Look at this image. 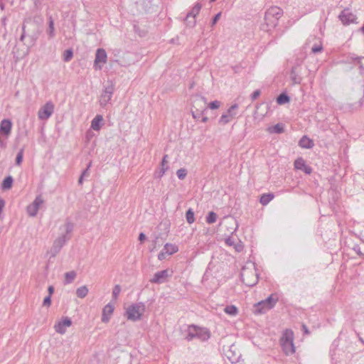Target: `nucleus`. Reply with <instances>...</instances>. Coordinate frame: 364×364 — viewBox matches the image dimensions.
Listing matches in <instances>:
<instances>
[{
	"mask_svg": "<svg viewBox=\"0 0 364 364\" xmlns=\"http://www.w3.org/2000/svg\"><path fill=\"white\" fill-rule=\"evenodd\" d=\"M50 304H51V296H47L43 299V306L49 307L50 306Z\"/></svg>",
	"mask_w": 364,
	"mask_h": 364,
	"instance_id": "obj_43",
	"label": "nucleus"
},
{
	"mask_svg": "<svg viewBox=\"0 0 364 364\" xmlns=\"http://www.w3.org/2000/svg\"><path fill=\"white\" fill-rule=\"evenodd\" d=\"M48 33L50 38L55 36L54 21L52 17L49 18Z\"/></svg>",
	"mask_w": 364,
	"mask_h": 364,
	"instance_id": "obj_34",
	"label": "nucleus"
},
{
	"mask_svg": "<svg viewBox=\"0 0 364 364\" xmlns=\"http://www.w3.org/2000/svg\"><path fill=\"white\" fill-rule=\"evenodd\" d=\"M217 220V215L213 211H210L208 213L207 217H206V222L208 224H213Z\"/></svg>",
	"mask_w": 364,
	"mask_h": 364,
	"instance_id": "obj_36",
	"label": "nucleus"
},
{
	"mask_svg": "<svg viewBox=\"0 0 364 364\" xmlns=\"http://www.w3.org/2000/svg\"><path fill=\"white\" fill-rule=\"evenodd\" d=\"M164 250L166 251V253H167V255H171L177 252L178 251V248L175 245L166 243L164 245Z\"/></svg>",
	"mask_w": 364,
	"mask_h": 364,
	"instance_id": "obj_27",
	"label": "nucleus"
},
{
	"mask_svg": "<svg viewBox=\"0 0 364 364\" xmlns=\"http://www.w3.org/2000/svg\"><path fill=\"white\" fill-rule=\"evenodd\" d=\"M346 62L358 66L360 72L364 71V57H359L354 53H350L346 57Z\"/></svg>",
	"mask_w": 364,
	"mask_h": 364,
	"instance_id": "obj_14",
	"label": "nucleus"
},
{
	"mask_svg": "<svg viewBox=\"0 0 364 364\" xmlns=\"http://www.w3.org/2000/svg\"><path fill=\"white\" fill-rule=\"evenodd\" d=\"M290 78L294 84H299L301 81V77L298 75L297 67H292L290 73Z\"/></svg>",
	"mask_w": 364,
	"mask_h": 364,
	"instance_id": "obj_23",
	"label": "nucleus"
},
{
	"mask_svg": "<svg viewBox=\"0 0 364 364\" xmlns=\"http://www.w3.org/2000/svg\"><path fill=\"white\" fill-rule=\"evenodd\" d=\"M299 146L304 149H311L314 146V143L308 136H303L299 141Z\"/></svg>",
	"mask_w": 364,
	"mask_h": 364,
	"instance_id": "obj_21",
	"label": "nucleus"
},
{
	"mask_svg": "<svg viewBox=\"0 0 364 364\" xmlns=\"http://www.w3.org/2000/svg\"><path fill=\"white\" fill-rule=\"evenodd\" d=\"M220 105L221 103L220 101L215 100L209 103L207 108L209 107L211 109H218L220 107Z\"/></svg>",
	"mask_w": 364,
	"mask_h": 364,
	"instance_id": "obj_41",
	"label": "nucleus"
},
{
	"mask_svg": "<svg viewBox=\"0 0 364 364\" xmlns=\"http://www.w3.org/2000/svg\"><path fill=\"white\" fill-rule=\"evenodd\" d=\"M281 346L287 355H292L295 352L294 345V333L291 329H286L280 339Z\"/></svg>",
	"mask_w": 364,
	"mask_h": 364,
	"instance_id": "obj_3",
	"label": "nucleus"
},
{
	"mask_svg": "<svg viewBox=\"0 0 364 364\" xmlns=\"http://www.w3.org/2000/svg\"><path fill=\"white\" fill-rule=\"evenodd\" d=\"M121 292V287L119 284H116L112 290V298L114 300L117 299L119 294Z\"/></svg>",
	"mask_w": 364,
	"mask_h": 364,
	"instance_id": "obj_38",
	"label": "nucleus"
},
{
	"mask_svg": "<svg viewBox=\"0 0 364 364\" xmlns=\"http://www.w3.org/2000/svg\"><path fill=\"white\" fill-rule=\"evenodd\" d=\"M186 336L185 339L191 341L194 338H197L200 341H205L209 339L210 334L209 331L205 328H201L196 325L192 324L187 326Z\"/></svg>",
	"mask_w": 364,
	"mask_h": 364,
	"instance_id": "obj_2",
	"label": "nucleus"
},
{
	"mask_svg": "<svg viewBox=\"0 0 364 364\" xmlns=\"http://www.w3.org/2000/svg\"><path fill=\"white\" fill-rule=\"evenodd\" d=\"M290 101V97L284 92L281 93L277 97V102L279 105H284Z\"/></svg>",
	"mask_w": 364,
	"mask_h": 364,
	"instance_id": "obj_32",
	"label": "nucleus"
},
{
	"mask_svg": "<svg viewBox=\"0 0 364 364\" xmlns=\"http://www.w3.org/2000/svg\"><path fill=\"white\" fill-rule=\"evenodd\" d=\"M0 8L1 10H3L4 9V4L3 1H0Z\"/></svg>",
	"mask_w": 364,
	"mask_h": 364,
	"instance_id": "obj_59",
	"label": "nucleus"
},
{
	"mask_svg": "<svg viewBox=\"0 0 364 364\" xmlns=\"http://www.w3.org/2000/svg\"><path fill=\"white\" fill-rule=\"evenodd\" d=\"M93 136H94V134L91 130H88L86 132L85 136H86V139L87 141H90L92 138Z\"/></svg>",
	"mask_w": 364,
	"mask_h": 364,
	"instance_id": "obj_50",
	"label": "nucleus"
},
{
	"mask_svg": "<svg viewBox=\"0 0 364 364\" xmlns=\"http://www.w3.org/2000/svg\"><path fill=\"white\" fill-rule=\"evenodd\" d=\"M89 289L86 285H83L80 287L76 290V295L78 298L83 299L88 294Z\"/></svg>",
	"mask_w": 364,
	"mask_h": 364,
	"instance_id": "obj_28",
	"label": "nucleus"
},
{
	"mask_svg": "<svg viewBox=\"0 0 364 364\" xmlns=\"http://www.w3.org/2000/svg\"><path fill=\"white\" fill-rule=\"evenodd\" d=\"M322 50H323V47L321 45L314 46L311 48V52L314 53H316L321 52Z\"/></svg>",
	"mask_w": 364,
	"mask_h": 364,
	"instance_id": "obj_46",
	"label": "nucleus"
},
{
	"mask_svg": "<svg viewBox=\"0 0 364 364\" xmlns=\"http://www.w3.org/2000/svg\"><path fill=\"white\" fill-rule=\"evenodd\" d=\"M43 199L41 196H37L33 202L27 206V213L31 217H35L39 210L40 206L43 203Z\"/></svg>",
	"mask_w": 364,
	"mask_h": 364,
	"instance_id": "obj_12",
	"label": "nucleus"
},
{
	"mask_svg": "<svg viewBox=\"0 0 364 364\" xmlns=\"http://www.w3.org/2000/svg\"><path fill=\"white\" fill-rule=\"evenodd\" d=\"M168 277V271L164 269L156 272L153 277L150 279V282L153 284H162L166 282V278Z\"/></svg>",
	"mask_w": 364,
	"mask_h": 364,
	"instance_id": "obj_16",
	"label": "nucleus"
},
{
	"mask_svg": "<svg viewBox=\"0 0 364 364\" xmlns=\"http://www.w3.org/2000/svg\"><path fill=\"white\" fill-rule=\"evenodd\" d=\"M200 9H201V4L199 3L196 4L193 6L192 10L189 13H188V14H187L188 18H190L191 17L196 18V16L198 14Z\"/></svg>",
	"mask_w": 364,
	"mask_h": 364,
	"instance_id": "obj_31",
	"label": "nucleus"
},
{
	"mask_svg": "<svg viewBox=\"0 0 364 364\" xmlns=\"http://www.w3.org/2000/svg\"><path fill=\"white\" fill-rule=\"evenodd\" d=\"M168 165L164 163H161L160 164V170L156 171L154 173V177L161 178L166 173V171L168 169Z\"/></svg>",
	"mask_w": 364,
	"mask_h": 364,
	"instance_id": "obj_26",
	"label": "nucleus"
},
{
	"mask_svg": "<svg viewBox=\"0 0 364 364\" xmlns=\"http://www.w3.org/2000/svg\"><path fill=\"white\" fill-rule=\"evenodd\" d=\"M176 174L179 179L183 180L187 175V171L185 168H180L176 171Z\"/></svg>",
	"mask_w": 364,
	"mask_h": 364,
	"instance_id": "obj_39",
	"label": "nucleus"
},
{
	"mask_svg": "<svg viewBox=\"0 0 364 364\" xmlns=\"http://www.w3.org/2000/svg\"><path fill=\"white\" fill-rule=\"evenodd\" d=\"M221 16V13L219 12L213 18L212 20V22H211V26H213L220 19Z\"/></svg>",
	"mask_w": 364,
	"mask_h": 364,
	"instance_id": "obj_47",
	"label": "nucleus"
},
{
	"mask_svg": "<svg viewBox=\"0 0 364 364\" xmlns=\"http://www.w3.org/2000/svg\"><path fill=\"white\" fill-rule=\"evenodd\" d=\"M54 112V105L52 102H47L38 112V117L41 120L48 119Z\"/></svg>",
	"mask_w": 364,
	"mask_h": 364,
	"instance_id": "obj_10",
	"label": "nucleus"
},
{
	"mask_svg": "<svg viewBox=\"0 0 364 364\" xmlns=\"http://www.w3.org/2000/svg\"><path fill=\"white\" fill-rule=\"evenodd\" d=\"M107 61V53L106 51L103 48H98L96 51L95 59V65L94 67L95 70H100L102 67L98 65V63H105Z\"/></svg>",
	"mask_w": 364,
	"mask_h": 364,
	"instance_id": "obj_15",
	"label": "nucleus"
},
{
	"mask_svg": "<svg viewBox=\"0 0 364 364\" xmlns=\"http://www.w3.org/2000/svg\"><path fill=\"white\" fill-rule=\"evenodd\" d=\"M14 179L11 176L6 177L1 184V188L4 190L10 189L12 186Z\"/></svg>",
	"mask_w": 364,
	"mask_h": 364,
	"instance_id": "obj_29",
	"label": "nucleus"
},
{
	"mask_svg": "<svg viewBox=\"0 0 364 364\" xmlns=\"http://www.w3.org/2000/svg\"><path fill=\"white\" fill-rule=\"evenodd\" d=\"M339 19L343 24L348 25L354 22L355 16L349 10L344 9L339 15Z\"/></svg>",
	"mask_w": 364,
	"mask_h": 364,
	"instance_id": "obj_18",
	"label": "nucleus"
},
{
	"mask_svg": "<svg viewBox=\"0 0 364 364\" xmlns=\"http://www.w3.org/2000/svg\"><path fill=\"white\" fill-rule=\"evenodd\" d=\"M207 101L205 97L197 96L193 101L191 114L194 119H199L207 110Z\"/></svg>",
	"mask_w": 364,
	"mask_h": 364,
	"instance_id": "obj_7",
	"label": "nucleus"
},
{
	"mask_svg": "<svg viewBox=\"0 0 364 364\" xmlns=\"http://www.w3.org/2000/svg\"><path fill=\"white\" fill-rule=\"evenodd\" d=\"M238 105L237 104L232 105L225 113L223 114L219 119V124L225 125L229 123L237 115V109Z\"/></svg>",
	"mask_w": 364,
	"mask_h": 364,
	"instance_id": "obj_9",
	"label": "nucleus"
},
{
	"mask_svg": "<svg viewBox=\"0 0 364 364\" xmlns=\"http://www.w3.org/2000/svg\"><path fill=\"white\" fill-rule=\"evenodd\" d=\"M146 240V235L144 232H141L139 235V240L140 242H143L144 240Z\"/></svg>",
	"mask_w": 364,
	"mask_h": 364,
	"instance_id": "obj_54",
	"label": "nucleus"
},
{
	"mask_svg": "<svg viewBox=\"0 0 364 364\" xmlns=\"http://www.w3.org/2000/svg\"><path fill=\"white\" fill-rule=\"evenodd\" d=\"M63 228L65 233L54 241L53 245L50 249V253L53 257H55L60 252L66 242L70 240V237L68 236V235L73 231L74 224L70 221L67 220Z\"/></svg>",
	"mask_w": 364,
	"mask_h": 364,
	"instance_id": "obj_1",
	"label": "nucleus"
},
{
	"mask_svg": "<svg viewBox=\"0 0 364 364\" xmlns=\"http://www.w3.org/2000/svg\"><path fill=\"white\" fill-rule=\"evenodd\" d=\"M167 158H168V155H164L161 163H164L166 164H168Z\"/></svg>",
	"mask_w": 364,
	"mask_h": 364,
	"instance_id": "obj_57",
	"label": "nucleus"
},
{
	"mask_svg": "<svg viewBox=\"0 0 364 364\" xmlns=\"http://www.w3.org/2000/svg\"><path fill=\"white\" fill-rule=\"evenodd\" d=\"M1 1H2L3 0H1Z\"/></svg>",
	"mask_w": 364,
	"mask_h": 364,
	"instance_id": "obj_64",
	"label": "nucleus"
},
{
	"mask_svg": "<svg viewBox=\"0 0 364 364\" xmlns=\"http://www.w3.org/2000/svg\"><path fill=\"white\" fill-rule=\"evenodd\" d=\"M274 198L273 193H264L262 194L260 197L259 202L263 205H267L272 199Z\"/></svg>",
	"mask_w": 364,
	"mask_h": 364,
	"instance_id": "obj_30",
	"label": "nucleus"
},
{
	"mask_svg": "<svg viewBox=\"0 0 364 364\" xmlns=\"http://www.w3.org/2000/svg\"><path fill=\"white\" fill-rule=\"evenodd\" d=\"M294 166L295 169L303 171L306 174H310L312 172V168L306 164L305 160L301 157L295 160Z\"/></svg>",
	"mask_w": 364,
	"mask_h": 364,
	"instance_id": "obj_17",
	"label": "nucleus"
},
{
	"mask_svg": "<svg viewBox=\"0 0 364 364\" xmlns=\"http://www.w3.org/2000/svg\"><path fill=\"white\" fill-rule=\"evenodd\" d=\"M48 296H50L53 294L54 292V287L53 286H49L48 288Z\"/></svg>",
	"mask_w": 364,
	"mask_h": 364,
	"instance_id": "obj_55",
	"label": "nucleus"
},
{
	"mask_svg": "<svg viewBox=\"0 0 364 364\" xmlns=\"http://www.w3.org/2000/svg\"><path fill=\"white\" fill-rule=\"evenodd\" d=\"M224 311L227 314L230 315V316H236L238 313L237 308L234 305L227 306L224 309Z\"/></svg>",
	"mask_w": 364,
	"mask_h": 364,
	"instance_id": "obj_33",
	"label": "nucleus"
},
{
	"mask_svg": "<svg viewBox=\"0 0 364 364\" xmlns=\"http://www.w3.org/2000/svg\"><path fill=\"white\" fill-rule=\"evenodd\" d=\"M283 15V10L278 6H272L268 9L264 15V21L269 28H274L279 19Z\"/></svg>",
	"mask_w": 364,
	"mask_h": 364,
	"instance_id": "obj_4",
	"label": "nucleus"
},
{
	"mask_svg": "<svg viewBox=\"0 0 364 364\" xmlns=\"http://www.w3.org/2000/svg\"><path fill=\"white\" fill-rule=\"evenodd\" d=\"M73 57V52L71 49H68L63 53V60L69 62Z\"/></svg>",
	"mask_w": 364,
	"mask_h": 364,
	"instance_id": "obj_37",
	"label": "nucleus"
},
{
	"mask_svg": "<svg viewBox=\"0 0 364 364\" xmlns=\"http://www.w3.org/2000/svg\"><path fill=\"white\" fill-rule=\"evenodd\" d=\"M28 52V48L26 49V53L27 54Z\"/></svg>",
	"mask_w": 364,
	"mask_h": 364,
	"instance_id": "obj_62",
	"label": "nucleus"
},
{
	"mask_svg": "<svg viewBox=\"0 0 364 364\" xmlns=\"http://www.w3.org/2000/svg\"><path fill=\"white\" fill-rule=\"evenodd\" d=\"M23 149H21L16 157V165H20L23 160Z\"/></svg>",
	"mask_w": 364,
	"mask_h": 364,
	"instance_id": "obj_40",
	"label": "nucleus"
},
{
	"mask_svg": "<svg viewBox=\"0 0 364 364\" xmlns=\"http://www.w3.org/2000/svg\"><path fill=\"white\" fill-rule=\"evenodd\" d=\"M268 132L271 134L276 133V134H282L284 132V124L281 123H278L275 124L274 126L269 127L267 129Z\"/></svg>",
	"mask_w": 364,
	"mask_h": 364,
	"instance_id": "obj_24",
	"label": "nucleus"
},
{
	"mask_svg": "<svg viewBox=\"0 0 364 364\" xmlns=\"http://www.w3.org/2000/svg\"><path fill=\"white\" fill-rule=\"evenodd\" d=\"M360 30L364 31V23H363V26L360 28Z\"/></svg>",
	"mask_w": 364,
	"mask_h": 364,
	"instance_id": "obj_61",
	"label": "nucleus"
},
{
	"mask_svg": "<svg viewBox=\"0 0 364 364\" xmlns=\"http://www.w3.org/2000/svg\"><path fill=\"white\" fill-rule=\"evenodd\" d=\"M83 178H84V177H83V176H80L79 180H78V183H79L80 185H82V183H83Z\"/></svg>",
	"mask_w": 364,
	"mask_h": 364,
	"instance_id": "obj_58",
	"label": "nucleus"
},
{
	"mask_svg": "<svg viewBox=\"0 0 364 364\" xmlns=\"http://www.w3.org/2000/svg\"><path fill=\"white\" fill-rule=\"evenodd\" d=\"M91 166V162L88 164L87 167L86 169H85L81 176H83V177H87L89 175H90V172H89V168Z\"/></svg>",
	"mask_w": 364,
	"mask_h": 364,
	"instance_id": "obj_48",
	"label": "nucleus"
},
{
	"mask_svg": "<svg viewBox=\"0 0 364 364\" xmlns=\"http://www.w3.org/2000/svg\"><path fill=\"white\" fill-rule=\"evenodd\" d=\"M103 117L102 115L97 114L91 122V129L95 131H99L102 127Z\"/></svg>",
	"mask_w": 364,
	"mask_h": 364,
	"instance_id": "obj_22",
	"label": "nucleus"
},
{
	"mask_svg": "<svg viewBox=\"0 0 364 364\" xmlns=\"http://www.w3.org/2000/svg\"><path fill=\"white\" fill-rule=\"evenodd\" d=\"M364 33V31H361Z\"/></svg>",
	"mask_w": 364,
	"mask_h": 364,
	"instance_id": "obj_63",
	"label": "nucleus"
},
{
	"mask_svg": "<svg viewBox=\"0 0 364 364\" xmlns=\"http://www.w3.org/2000/svg\"><path fill=\"white\" fill-rule=\"evenodd\" d=\"M12 124L9 119H3L0 124V134L8 137L11 134Z\"/></svg>",
	"mask_w": 364,
	"mask_h": 364,
	"instance_id": "obj_19",
	"label": "nucleus"
},
{
	"mask_svg": "<svg viewBox=\"0 0 364 364\" xmlns=\"http://www.w3.org/2000/svg\"><path fill=\"white\" fill-rule=\"evenodd\" d=\"M77 274L75 271H70L65 273L64 284H71L75 279Z\"/></svg>",
	"mask_w": 364,
	"mask_h": 364,
	"instance_id": "obj_25",
	"label": "nucleus"
},
{
	"mask_svg": "<svg viewBox=\"0 0 364 364\" xmlns=\"http://www.w3.org/2000/svg\"><path fill=\"white\" fill-rule=\"evenodd\" d=\"M145 311V305L141 303H136L129 306L126 310V316L128 320L136 321L141 319Z\"/></svg>",
	"mask_w": 364,
	"mask_h": 364,
	"instance_id": "obj_5",
	"label": "nucleus"
},
{
	"mask_svg": "<svg viewBox=\"0 0 364 364\" xmlns=\"http://www.w3.org/2000/svg\"><path fill=\"white\" fill-rule=\"evenodd\" d=\"M225 242L228 246H233L235 243L234 239L231 237L225 238Z\"/></svg>",
	"mask_w": 364,
	"mask_h": 364,
	"instance_id": "obj_45",
	"label": "nucleus"
},
{
	"mask_svg": "<svg viewBox=\"0 0 364 364\" xmlns=\"http://www.w3.org/2000/svg\"><path fill=\"white\" fill-rule=\"evenodd\" d=\"M22 30H23V32H22V34L21 35V37L19 38V41L23 42L25 37H26V35H25V26H23V28H22Z\"/></svg>",
	"mask_w": 364,
	"mask_h": 364,
	"instance_id": "obj_53",
	"label": "nucleus"
},
{
	"mask_svg": "<svg viewBox=\"0 0 364 364\" xmlns=\"http://www.w3.org/2000/svg\"><path fill=\"white\" fill-rule=\"evenodd\" d=\"M302 329H303L304 333L305 334H309V331L308 328L306 327V325H304V324L302 325Z\"/></svg>",
	"mask_w": 364,
	"mask_h": 364,
	"instance_id": "obj_56",
	"label": "nucleus"
},
{
	"mask_svg": "<svg viewBox=\"0 0 364 364\" xmlns=\"http://www.w3.org/2000/svg\"><path fill=\"white\" fill-rule=\"evenodd\" d=\"M261 94V92L259 90H255L252 94L251 95V100L252 101L255 100Z\"/></svg>",
	"mask_w": 364,
	"mask_h": 364,
	"instance_id": "obj_44",
	"label": "nucleus"
},
{
	"mask_svg": "<svg viewBox=\"0 0 364 364\" xmlns=\"http://www.w3.org/2000/svg\"><path fill=\"white\" fill-rule=\"evenodd\" d=\"M235 250L237 251V252H240L242 251V248H243V246L240 244V243H237V244H235L233 245Z\"/></svg>",
	"mask_w": 364,
	"mask_h": 364,
	"instance_id": "obj_51",
	"label": "nucleus"
},
{
	"mask_svg": "<svg viewBox=\"0 0 364 364\" xmlns=\"http://www.w3.org/2000/svg\"><path fill=\"white\" fill-rule=\"evenodd\" d=\"M71 325V319L68 317H63L62 320L55 324L54 328L57 333L64 334L66 331V328L70 327Z\"/></svg>",
	"mask_w": 364,
	"mask_h": 364,
	"instance_id": "obj_13",
	"label": "nucleus"
},
{
	"mask_svg": "<svg viewBox=\"0 0 364 364\" xmlns=\"http://www.w3.org/2000/svg\"><path fill=\"white\" fill-rule=\"evenodd\" d=\"M167 255V253H166V251L164 252V250H162L161 252H159V254L158 255V259L159 260H163L166 258V255Z\"/></svg>",
	"mask_w": 364,
	"mask_h": 364,
	"instance_id": "obj_49",
	"label": "nucleus"
},
{
	"mask_svg": "<svg viewBox=\"0 0 364 364\" xmlns=\"http://www.w3.org/2000/svg\"><path fill=\"white\" fill-rule=\"evenodd\" d=\"M186 21L187 26L191 28L194 27L196 23V18L194 17H191L190 18H188V17L186 16Z\"/></svg>",
	"mask_w": 364,
	"mask_h": 364,
	"instance_id": "obj_42",
	"label": "nucleus"
},
{
	"mask_svg": "<svg viewBox=\"0 0 364 364\" xmlns=\"http://www.w3.org/2000/svg\"><path fill=\"white\" fill-rule=\"evenodd\" d=\"M278 297L274 294H271L266 299L262 300L255 305V312L262 314L272 309L277 304Z\"/></svg>",
	"mask_w": 364,
	"mask_h": 364,
	"instance_id": "obj_6",
	"label": "nucleus"
},
{
	"mask_svg": "<svg viewBox=\"0 0 364 364\" xmlns=\"http://www.w3.org/2000/svg\"><path fill=\"white\" fill-rule=\"evenodd\" d=\"M114 90V87L112 84H109L105 87L100 98V106L105 107L109 102L112 99Z\"/></svg>",
	"mask_w": 364,
	"mask_h": 364,
	"instance_id": "obj_11",
	"label": "nucleus"
},
{
	"mask_svg": "<svg viewBox=\"0 0 364 364\" xmlns=\"http://www.w3.org/2000/svg\"><path fill=\"white\" fill-rule=\"evenodd\" d=\"M208 120V118L207 117H203L202 122H206Z\"/></svg>",
	"mask_w": 364,
	"mask_h": 364,
	"instance_id": "obj_60",
	"label": "nucleus"
},
{
	"mask_svg": "<svg viewBox=\"0 0 364 364\" xmlns=\"http://www.w3.org/2000/svg\"><path fill=\"white\" fill-rule=\"evenodd\" d=\"M241 279L245 285L253 287L258 282V276L255 270H246L243 269L241 272Z\"/></svg>",
	"mask_w": 364,
	"mask_h": 364,
	"instance_id": "obj_8",
	"label": "nucleus"
},
{
	"mask_svg": "<svg viewBox=\"0 0 364 364\" xmlns=\"http://www.w3.org/2000/svg\"><path fill=\"white\" fill-rule=\"evenodd\" d=\"M6 147V142L0 138V149H4Z\"/></svg>",
	"mask_w": 364,
	"mask_h": 364,
	"instance_id": "obj_52",
	"label": "nucleus"
},
{
	"mask_svg": "<svg viewBox=\"0 0 364 364\" xmlns=\"http://www.w3.org/2000/svg\"><path fill=\"white\" fill-rule=\"evenodd\" d=\"M186 218L189 224H192L195 221L194 212L191 208H189L186 213Z\"/></svg>",
	"mask_w": 364,
	"mask_h": 364,
	"instance_id": "obj_35",
	"label": "nucleus"
},
{
	"mask_svg": "<svg viewBox=\"0 0 364 364\" xmlns=\"http://www.w3.org/2000/svg\"><path fill=\"white\" fill-rule=\"evenodd\" d=\"M113 311L114 306L110 304H107L102 309V321L107 323L109 321Z\"/></svg>",
	"mask_w": 364,
	"mask_h": 364,
	"instance_id": "obj_20",
	"label": "nucleus"
}]
</instances>
